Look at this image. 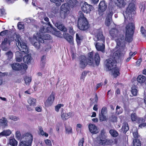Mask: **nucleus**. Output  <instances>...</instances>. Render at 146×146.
<instances>
[{"mask_svg":"<svg viewBox=\"0 0 146 146\" xmlns=\"http://www.w3.org/2000/svg\"><path fill=\"white\" fill-rule=\"evenodd\" d=\"M125 50L124 47H121L119 50H117L114 53L113 56V60L110 58L107 60L106 64L108 70H112L113 74L115 77L120 74L119 69L116 67V64L117 62L116 60L123 56L125 53Z\"/></svg>","mask_w":146,"mask_h":146,"instance_id":"f257e3e1","label":"nucleus"},{"mask_svg":"<svg viewBox=\"0 0 146 146\" xmlns=\"http://www.w3.org/2000/svg\"><path fill=\"white\" fill-rule=\"evenodd\" d=\"M100 57L98 52H96L94 58V52L92 51L88 54V59L84 56H81L80 60V66L82 68H84L88 64L91 66H94L95 63L98 66L100 62Z\"/></svg>","mask_w":146,"mask_h":146,"instance_id":"f03ea898","label":"nucleus"},{"mask_svg":"<svg viewBox=\"0 0 146 146\" xmlns=\"http://www.w3.org/2000/svg\"><path fill=\"white\" fill-rule=\"evenodd\" d=\"M79 18L78 21V26L80 30L85 31L88 29L90 25L87 19L81 11L79 12Z\"/></svg>","mask_w":146,"mask_h":146,"instance_id":"7ed1b4c3","label":"nucleus"},{"mask_svg":"<svg viewBox=\"0 0 146 146\" xmlns=\"http://www.w3.org/2000/svg\"><path fill=\"white\" fill-rule=\"evenodd\" d=\"M14 39L16 42V45L20 51L25 53H28L27 42L25 37H15Z\"/></svg>","mask_w":146,"mask_h":146,"instance_id":"20e7f679","label":"nucleus"},{"mask_svg":"<svg viewBox=\"0 0 146 146\" xmlns=\"http://www.w3.org/2000/svg\"><path fill=\"white\" fill-rule=\"evenodd\" d=\"M33 140V136L31 133H25L22 136L19 146H31Z\"/></svg>","mask_w":146,"mask_h":146,"instance_id":"39448f33","label":"nucleus"},{"mask_svg":"<svg viewBox=\"0 0 146 146\" xmlns=\"http://www.w3.org/2000/svg\"><path fill=\"white\" fill-rule=\"evenodd\" d=\"M48 37H32V38H30V40L33 45L37 49H39L40 46V42L44 43V39L48 38Z\"/></svg>","mask_w":146,"mask_h":146,"instance_id":"423d86ee","label":"nucleus"},{"mask_svg":"<svg viewBox=\"0 0 146 146\" xmlns=\"http://www.w3.org/2000/svg\"><path fill=\"white\" fill-rule=\"evenodd\" d=\"M67 3H64L62 4L60 7L61 9L65 11L69 10V6L73 8L76 7L78 3L76 0H66Z\"/></svg>","mask_w":146,"mask_h":146,"instance_id":"0eeeda50","label":"nucleus"},{"mask_svg":"<svg viewBox=\"0 0 146 146\" xmlns=\"http://www.w3.org/2000/svg\"><path fill=\"white\" fill-rule=\"evenodd\" d=\"M124 32L125 36H133L135 29V24L131 23L127 25Z\"/></svg>","mask_w":146,"mask_h":146,"instance_id":"6e6552de","label":"nucleus"},{"mask_svg":"<svg viewBox=\"0 0 146 146\" xmlns=\"http://www.w3.org/2000/svg\"><path fill=\"white\" fill-rule=\"evenodd\" d=\"M14 38L15 37H7L4 39L1 45L3 50L6 51L9 49L10 42L14 39Z\"/></svg>","mask_w":146,"mask_h":146,"instance_id":"1a4fd4ad","label":"nucleus"},{"mask_svg":"<svg viewBox=\"0 0 146 146\" xmlns=\"http://www.w3.org/2000/svg\"><path fill=\"white\" fill-rule=\"evenodd\" d=\"M12 69L15 70H24L25 71L27 68V66L24 64H20L18 63L13 64L11 65Z\"/></svg>","mask_w":146,"mask_h":146,"instance_id":"9d476101","label":"nucleus"},{"mask_svg":"<svg viewBox=\"0 0 146 146\" xmlns=\"http://www.w3.org/2000/svg\"><path fill=\"white\" fill-rule=\"evenodd\" d=\"M135 5L133 3H130L128 7L127 8L125 11V15L128 19V17L130 18V15H131L133 13H134L135 11Z\"/></svg>","mask_w":146,"mask_h":146,"instance_id":"9b49d317","label":"nucleus"},{"mask_svg":"<svg viewBox=\"0 0 146 146\" xmlns=\"http://www.w3.org/2000/svg\"><path fill=\"white\" fill-rule=\"evenodd\" d=\"M56 25L57 29L63 33V36H70L68 33H67V29L63 24L57 23Z\"/></svg>","mask_w":146,"mask_h":146,"instance_id":"f8f14e48","label":"nucleus"},{"mask_svg":"<svg viewBox=\"0 0 146 146\" xmlns=\"http://www.w3.org/2000/svg\"><path fill=\"white\" fill-rule=\"evenodd\" d=\"M74 113L72 111H70L68 113L64 112L63 110L61 112V117L63 121H65L70 117L73 116Z\"/></svg>","mask_w":146,"mask_h":146,"instance_id":"ddd939ff","label":"nucleus"},{"mask_svg":"<svg viewBox=\"0 0 146 146\" xmlns=\"http://www.w3.org/2000/svg\"><path fill=\"white\" fill-rule=\"evenodd\" d=\"M93 6L88 4L86 2H85L83 4L81 7L82 10L85 13H89L91 11Z\"/></svg>","mask_w":146,"mask_h":146,"instance_id":"4468645a","label":"nucleus"},{"mask_svg":"<svg viewBox=\"0 0 146 146\" xmlns=\"http://www.w3.org/2000/svg\"><path fill=\"white\" fill-rule=\"evenodd\" d=\"M99 142L100 144L105 145L111 144L112 141V140L107 139L104 136H101L100 138Z\"/></svg>","mask_w":146,"mask_h":146,"instance_id":"2eb2a0df","label":"nucleus"},{"mask_svg":"<svg viewBox=\"0 0 146 146\" xmlns=\"http://www.w3.org/2000/svg\"><path fill=\"white\" fill-rule=\"evenodd\" d=\"M131 118L133 121H136L138 123L144 122L145 121V119L143 118L137 117L135 113H133L131 114Z\"/></svg>","mask_w":146,"mask_h":146,"instance_id":"dca6fc26","label":"nucleus"},{"mask_svg":"<svg viewBox=\"0 0 146 146\" xmlns=\"http://www.w3.org/2000/svg\"><path fill=\"white\" fill-rule=\"evenodd\" d=\"M88 127L90 131L92 134H97L99 132V129L94 124H89Z\"/></svg>","mask_w":146,"mask_h":146,"instance_id":"f3484780","label":"nucleus"},{"mask_svg":"<svg viewBox=\"0 0 146 146\" xmlns=\"http://www.w3.org/2000/svg\"><path fill=\"white\" fill-rule=\"evenodd\" d=\"M107 8V3L105 1H102L99 5V12H103Z\"/></svg>","mask_w":146,"mask_h":146,"instance_id":"a211bd4d","label":"nucleus"},{"mask_svg":"<svg viewBox=\"0 0 146 146\" xmlns=\"http://www.w3.org/2000/svg\"><path fill=\"white\" fill-rule=\"evenodd\" d=\"M54 99V94L52 93L50 96L45 102V105L46 106L48 107L50 106L52 104Z\"/></svg>","mask_w":146,"mask_h":146,"instance_id":"6ab92c4d","label":"nucleus"},{"mask_svg":"<svg viewBox=\"0 0 146 146\" xmlns=\"http://www.w3.org/2000/svg\"><path fill=\"white\" fill-rule=\"evenodd\" d=\"M95 47L98 51H101L102 52H105V46L103 43H100L97 42L95 44Z\"/></svg>","mask_w":146,"mask_h":146,"instance_id":"aec40b11","label":"nucleus"},{"mask_svg":"<svg viewBox=\"0 0 146 146\" xmlns=\"http://www.w3.org/2000/svg\"><path fill=\"white\" fill-rule=\"evenodd\" d=\"M115 4L120 8H124L126 5L124 0H116L115 1Z\"/></svg>","mask_w":146,"mask_h":146,"instance_id":"412c9836","label":"nucleus"},{"mask_svg":"<svg viewBox=\"0 0 146 146\" xmlns=\"http://www.w3.org/2000/svg\"><path fill=\"white\" fill-rule=\"evenodd\" d=\"M110 33L111 36H117L119 31L116 28H112L110 31Z\"/></svg>","mask_w":146,"mask_h":146,"instance_id":"4be33fe9","label":"nucleus"},{"mask_svg":"<svg viewBox=\"0 0 146 146\" xmlns=\"http://www.w3.org/2000/svg\"><path fill=\"white\" fill-rule=\"evenodd\" d=\"M27 102L30 106L34 107L36 105V100L33 98L30 97L28 99Z\"/></svg>","mask_w":146,"mask_h":146,"instance_id":"5701e85b","label":"nucleus"},{"mask_svg":"<svg viewBox=\"0 0 146 146\" xmlns=\"http://www.w3.org/2000/svg\"><path fill=\"white\" fill-rule=\"evenodd\" d=\"M31 59V54L25 55L24 56L23 58L24 62L27 64L30 62Z\"/></svg>","mask_w":146,"mask_h":146,"instance_id":"b1692460","label":"nucleus"},{"mask_svg":"<svg viewBox=\"0 0 146 146\" xmlns=\"http://www.w3.org/2000/svg\"><path fill=\"white\" fill-rule=\"evenodd\" d=\"M11 133V131L9 129L5 130L0 133V136L1 137L8 136H9Z\"/></svg>","mask_w":146,"mask_h":146,"instance_id":"393cba45","label":"nucleus"},{"mask_svg":"<svg viewBox=\"0 0 146 146\" xmlns=\"http://www.w3.org/2000/svg\"><path fill=\"white\" fill-rule=\"evenodd\" d=\"M15 55L16 61L18 62L21 61L23 56L22 54L19 51H17L16 52Z\"/></svg>","mask_w":146,"mask_h":146,"instance_id":"a878e982","label":"nucleus"},{"mask_svg":"<svg viewBox=\"0 0 146 146\" xmlns=\"http://www.w3.org/2000/svg\"><path fill=\"white\" fill-rule=\"evenodd\" d=\"M50 27H47L46 28V29H45L44 27L43 26L42 27H41V28H40V34H42L45 33H49L50 32H51V30H50Z\"/></svg>","mask_w":146,"mask_h":146,"instance_id":"bb28decb","label":"nucleus"},{"mask_svg":"<svg viewBox=\"0 0 146 146\" xmlns=\"http://www.w3.org/2000/svg\"><path fill=\"white\" fill-rule=\"evenodd\" d=\"M145 80L146 78L144 76L142 75H140L137 77V81L140 83H143L145 82Z\"/></svg>","mask_w":146,"mask_h":146,"instance_id":"cd10ccee","label":"nucleus"},{"mask_svg":"<svg viewBox=\"0 0 146 146\" xmlns=\"http://www.w3.org/2000/svg\"><path fill=\"white\" fill-rule=\"evenodd\" d=\"M0 125L4 127L7 125V121L4 117H3L0 119Z\"/></svg>","mask_w":146,"mask_h":146,"instance_id":"c85d7f7f","label":"nucleus"},{"mask_svg":"<svg viewBox=\"0 0 146 146\" xmlns=\"http://www.w3.org/2000/svg\"><path fill=\"white\" fill-rule=\"evenodd\" d=\"M67 11L61 9L60 11V16L61 18L64 19L67 16Z\"/></svg>","mask_w":146,"mask_h":146,"instance_id":"c756f323","label":"nucleus"},{"mask_svg":"<svg viewBox=\"0 0 146 146\" xmlns=\"http://www.w3.org/2000/svg\"><path fill=\"white\" fill-rule=\"evenodd\" d=\"M24 79L25 84L29 85L32 81V78L31 77L26 76L24 78Z\"/></svg>","mask_w":146,"mask_h":146,"instance_id":"7c9ffc66","label":"nucleus"},{"mask_svg":"<svg viewBox=\"0 0 146 146\" xmlns=\"http://www.w3.org/2000/svg\"><path fill=\"white\" fill-rule=\"evenodd\" d=\"M115 38H115V41L117 43V46H119L121 44V43L123 41V40H122V38H123V37H115ZM124 37H123L124 38Z\"/></svg>","mask_w":146,"mask_h":146,"instance_id":"2f4dec72","label":"nucleus"},{"mask_svg":"<svg viewBox=\"0 0 146 146\" xmlns=\"http://www.w3.org/2000/svg\"><path fill=\"white\" fill-rule=\"evenodd\" d=\"M110 133L113 137H116L118 135V133L117 131L113 129H111L110 131Z\"/></svg>","mask_w":146,"mask_h":146,"instance_id":"473e14b6","label":"nucleus"},{"mask_svg":"<svg viewBox=\"0 0 146 146\" xmlns=\"http://www.w3.org/2000/svg\"><path fill=\"white\" fill-rule=\"evenodd\" d=\"M52 2L55 4L56 5L58 6H60L61 4V3L64 1V0H50Z\"/></svg>","mask_w":146,"mask_h":146,"instance_id":"72a5a7b5","label":"nucleus"},{"mask_svg":"<svg viewBox=\"0 0 146 146\" xmlns=\"http://www.w3.org/2000/svg\"><path fill=\"white\" fill-rule=\"evenodd\" d=\"M11 33V31L8 30H5L1 31L0 33V36H3L5 35H7Z\"/></svg>","mask_w":146,"mask_h":146,"instance_id":"f704fd0d","label":"nucleus"},{"mask_svg":"<svg viewBox=\"0 0 146 146\" xmlns=\"http://www.w3.org/2000/svg\"><path fill=\"white\" fill-rule=\"evenodd\" d=\"M122 130L124 131V133H126L129 129L128 124L127 123H123L122 126Z\"/></svg>","mask_w":146,"mask_h":146,"instance_id":"c9c22d12","label":"nucleus"},{"mask_svg":"<svg viewBox=\"0 0 146 146\" xmlns=\"http://www.w3.org/2000/svg\"><path fill=\"white\" fill-rule=\"evenodd\" d=\"M46 57L44 55L42 56L41 58L40 65L42 67H43L45 64Z\"/></svg>","mask_w":146,"mask_h":146,"instance_id":"e433bc0d","label":"nucleus"},{"mask_svg":"<svg viewBox=\"0 0 146 146\" xmlns=\"http://www.w3.org/2000/svg\"><path fill=\"white\" fill-rule=\"evenodd\" d=\"M40 132L42 135H44L45 137H47L48 136V134L45 132L43 130L42 128L41 127H38Z\"/></svg>","mask_w":146,"mask_h":146,"instance_id":"4c0bfd02","label":"nucleus"},{"mask_svg":"<svg viewBox=\"0 0 146 146\" xmlns=\"http://www.w3.org/2000/svg\"><path fill=\"white\" fill-rule=\"evenodd\" d=\"M94 39L95 41H100L104 42L105 41V37H94Z\"/></svg>","mask_w":146,"mask_h":146,"instance_id":"58836bf2","label":"nucleus"},{"mask_svg":"<svg viewBox=\"0 0 146 146\" xmlns=\"http://www.w3.org/2000/svg\"><path fill=\"white\" fill-rule=\"evenodd\" d=\"M17 141L14 139H10L9 140V144L12 146H17Z\"/></svg>","mask_w":146,"mask_h":146,"instance_id":"ea45409f","label":"nucleus"},{"mask_svg":"<svg viewBox=\"0 0 146 146\" xmlns=\"http://www.w3.org/2000/svg\"><path fill=\"white\" fill-rule=\"evenodd\" d=\"M133 146H141V143L138 139H134L133 141Z\"/></svg>","mask_w":146,"mask_h":146,"instance_id":"a19ab883","label":"nucleus"},{"mask_svg":"<svg viewBox=\"0 0 146 146\" xmlns=\"http://www.w3.org/2000/svg\"><path fill=\"white\" fill-rule=\"evenodd\" d=\"M65 130L66 133L69 134L72 133V128L70 126H67L65 127Z\"/></svg>","mask_w":146,"mask_h":146,"instance_id":"79ce46f5","label":"nucleus"},{"mask_svg":"<svg viewBox=\"0 0 146 146\" xmlns=\"http://www.w3.org/2000/svg\"><path fill=\"white\" fill-rule=\"evenodd\" d=\"M97 36H104L102 30L101 29L97 30Z\"/></svg>","mask_w":146,"mask_h":146,"instance_id":"37998d69","label":"nucleus"},{"mask_svg":"<svg viewBox=\"0 0 146 146\" xmlns=\"http://www.w3.org/2000/svg\"><path fill=\"white\" fill-rule=\"evenodd\" d=\"M64 105L62 104H57L55 107V111L58 112L59 111V109L61 108V107L64 106Z\"/></svg>","mask_w":146,"mask_h":146,"instance_id":"c03bdc74","label":"nucleus"},{"mask_svg":"<svg viewBox=\"0 0 146 146\" xmlns=\"http://www.w3.org/2000/svg\"><path fill=\"white\" fill-rule=\"evenodd\" d=\"M75 33L76 32L74 31L73 28L72 27H71L69 28V33L68 34L69 35V36H73Z\"/></svg>","mask_w":146,"mask_h":146,"instance_id":"a18cd8bd","label":"nucleus"},{"mask_svg":"<svg viewBox=\"0 0 146 146\" xmlns=\"http://www.w3.org/2000/svg\"><path fill=\"white\" fill-rule=\"evenodd\" d=\"M51 48L50 46L48 45H45L44 46V47L43 48L42 50H41L40 51H44L46 52H47L48 50L50 49Z\"/></svg>","mask_w":146,"mask_h":146,"instance_id":"49530a36","label":"nucleus"},{"mask_svg":"<svg viewBox=\"0 0 146 146\" xmlns=\"http://www.w3.org/2000/svg\"><path fill=\"white\" fill-rule=\"evenodd\" d=\"M99 119L100 121H105L106 120V118L104 114H100Z\"/></svg>","mask_w":146,"mask_h":146,"instance_id":"de8ad7c7","label":"nucleus"},{"mask_svg":"<svg viewBox=\"0 0 146 146\" xmlns=\"http://www.w3.org/2000/svg\"><path fill=\"white\" fill-rule=\"evenodd\" d=\"M65 39L70 44L73 43V37H64Z\"/></svg>","mask_w":146,"mask_h":146,"instance_id":"09e8293b","label":"nucleus"},{"mask_svg":"<svg viewBox=\"0 0 146 146\" xmlns=\"http://www.w3.org/2000/svg\"><path fill=\"white\" fill-rule=\"evenodd\" d=\"M140 31L144 36H146V30L142 26L141 27Z\"/></svg>","mask_w":146,"mask_h":146,"instance_id":"8fccbe9b","label":"nucleus"},{"mask_svg":"<svg viewBox=\"0 0 146 146\" xmlns=\"http://www.w3.org/2000/svg\"><path fill=\"white\" fill-rule=\"evenodd\" d=\"M131 93L134 96H136L138 93V91L136 88L134 87H132L131 88Z\"/></svg>","mask_w":146,"mask_h":146,"instance_id":"3c124183","label":"nucleus"},{"mask_svg":"<svg viewBox=\"0 0 146 146\" xmlns=\"http://www.w3.org/2000/svg\"><path fill=\"white\" fill-rule=\"evenodd\" d=\"M111 19L112 18H111L107 17L105 21V25L106 26L108 27L110 26L111 24L110 21Z\"/></svg>","mask_w":146,"mask_h":146,"instance_id":"603ef678","label":"nucleus"},{"mask_svg":"<svg viewBox=\"0 0 146 146\" xmlns=\"http://www.w3.org/2000/svg\"><path fill=\"white\" fill-rule=\"evenodd\" d=\"M6 54L9 59H11L13 56V53L10 51L7 52Z\"/></svg>","mask_w":146,"mask_h":146,"instance_id":"864d4df0","label":"nucleus"},{"mask_svg":"<svg viewBox=\"0 0 146 146\" xmlns=\"http://www.w3.org/2000/svg\"><path fill=\"white\" fill-rule=\"evenodd\" d=\"M122 112V109L120 107L117 106L116 108V113L118 114L121 113Z\"/></svg>","mask_w":146,"mask_h":146,"instance_id":"5fc2aeb1","label":"nucleus"},{"mask_svg":"<svg viewBox=\"0 0 146 146\" xmlns=\"http://www.w3.org/2000/svg\"><path fill=\"white\" fill-rule=\"evenodd\" d=\"M21 22H19L17 24V27L18 29L19 30H21L22 29H24V25L22 24Z\"/></svg>","mask_w":146,"mask_h":146,"instance_id":"6e6d98bb","label":"nucleus"},{"mask_svg":"<svg viewBox=\"0 0 146 146\" xmlns=\"http://www.w3.org/2000/svg\"><path fill=\"white\" fill-rule=\"evenodd\" d=\"M16 138L18 139H19L21 136V132L19 131H16L15 133Z\"/></svg>","mask_w":146,"mask_h":146,"instance_id":"4d7b16f0","label":"nucleus"},{"mask_svg":"<svg viewBox=\"0 0 146 146\" xmlns=\"http://www.w3.org/2000/svg\"><path fill=\"white\" fill-rule=\"evenodd\" d=\"M135 130V131L133 132V135L135 139H136L138 138L139 137V135L138 134L137 129H136Z\"/></svg>","mask_w":146,"mask_h":146,"instance_id":"13d9d810","label":"nucleus"},{"mask_svg":"<svg viewBox=\"0 0 146 146\" xmlns=\"http://www.w3.org/2000/svg\"><path fill=\"white\" fill-rule=\"evenodd\" d=\"M107 112V108L106 107H104L102 108L101 111V113L102 114H105Z\"/></svg>","mask_w":146,"mask_h":146,"instance_id":"bf43d9fd","label":"nucleus"},{"mask_svg":"<svg viewBox=\"0 0 146 146\" xmlns=\"http://www.w3.org/2000/svg\"><path fill=\"white\" fill-rule=\"evenodd\" d=\"M9 118L10 119L15 121H17L19 119V118L18 117L13 115H10L9 116Z\"/></svg>","mask_w":146,"mask_h":146,"instance_id":"052dcab7","label":"nucleus"},{"mask_svg":"<svg viewBox=\"0 0 146 146\" xmlns=\"http://www.w3.org/2000/svg\"><path fill=\"white\" fill-rule=\"evenodd\" d=\"M44 142L46 145L48 146H51L52 143L51 141L48 139H46L44 140Z\"/></svg>","mask_w":146,"mask_h":146,"instance_id":"680f3d73","label":"nucleus"},{"mask_svg":"<svg viewBox=\"0 0 146 146\" xmlns=\"http://www.w3.org/2000/svg\"><path fill=\"white\" fill-rule=\"evenodd\" d=\"M82 39V37H76V40L78 44H80L81 41Z\"/></svg>","mask_w":146,"mask_h":146,"instance_id":"e2e57ef3","label":"nucleus"},{"mask_svg":"<svg viewBox=\"0 0 146 146\" xmlns=\"http://www.w3.org/2000/svg\"><path fill=\"white\" fill-rule=\"evenodd\" d=\"M35 110L36 111L38 112H40L42 110V108L41 106H37L35 108Z\"/></svg>","mask_w":146,"mask_h":146,"instance_id":"0e129e2a","label":"nucleus"},{"mask_svg":"<svg viewBox=\"0 0 146 146\" xmlns=\"http://www.w3.org/2000/svg\"><path fill=\"white\" fill-rule=\"evenodd\" d=\"M84 142V138H82L79 141L78 143L79 146H83V143Z\"/></svg>","mask_w":146,"mask_h":146,"instance_id":"69168bd1","label":"nucleus"},{"mask_svg":"<svg viewBox=\"0 0 146 146\" xmlns=\"http://www.w3.org/2000/svg\"><path fill=\"white\" fill-rule=\"evenodd\" d=\"M117 119V117L115 116H112L110 118V120L112 122L116 121Z\"/></svg>","mask_w":146,"mask_h":146,"instance_id":"338daca9","label":"nucleus"},{"mask_svg":"<svg viewBox=\"0 0 146 146\" xmlns=\"http://www.w3.org/2000/svg\"><path fill=\"white\" fill-rule=\"evenodd\" d=\"M86 75V72L85 71H84L82 72V76L81 77V79H82L84 80L85 77Z\"/></svg>","mask_w":146,"mask_h":146,"instance_id":"774afa93","label":"nucleus"}]
</instances>
